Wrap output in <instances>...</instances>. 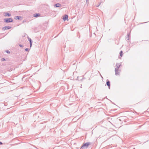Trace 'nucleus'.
Returning <instances> with one entry per match:
<instances>
[{
    "label": "nucleus",
    "instance_id": "obj_9",
    "mask_svg": "<svg viewBox=\"0 0 149 149\" xmlns=\"http://www.w3.org/2000/svg\"><path fill=\"white\" fill-rule=\"evenodd\" d=\"M61 6V4L59 3L55 4L54 5V6L55 7H60Z\"/></svg>",
    "mask_w": 149,
    "mask_h": 149
},
{
    "label": "nucleus",
    "instance_id": "obj_7",
    "mask_svg": "<svg viewBox=\"0 0 149 149\" xmlns=\"http://www.w3.org/2000/svg\"><path fill=\"white\" fill-rule=\"evenodd\" d=\"M28 40L30 42V46L31 47L32 46V40L29 37H28Z\"/></svg>",
    "mask_w": 149,
    "mask_h": 149
},
{
    "label": "nucleus",
    "instance_id": "obj_1",
    "mask_svg": "<svg viewBox=\"0 0 149 149\" xmlns=\"http://www.w3.org/2000/svg\"><path fill=\"white\" fill-rule=\"evenodd\" d=\"M91 144V143L90 142H86L84 143L81 147V149H84L87 148L88 147V146Z\"/></svg>",
    "mask_w": 149,
    "mask_h": 149
},
{
    "label": "nucleus",
    "instance_id": "obj_3",
    "mask_svg": "<svg viewBox=\"0 0 149 149\" xmlns=\"http://www.w3.org/2000/svg\"><path fill=\"white\" fill-rule=\"evenodd\" d=\"M4 22L6 23L12 22L13 21V19L11 18H6L4 19Z\"/></svg>",
    "mask_w": 149,
    "mask_h": 149
},
{
    "label": "nucleus",
    "instance_id": "obj_17",
    "mask_svg": "<svg viewBox=\"0 0 149 149\" xmlns=\"http://www.w3.org/2000/svg\"><path fill=\"white\" fill-rule=\"evenodd\" d=\"M19 46L21 47H23V45H21V44H19Z\"/></svg>",
    "mask_w": 149,
    "mask_h": 149
},
{
    "label": "nucleus",
    "instance_id": "obj_4",
    "mask_svg": "<svg viewBox=\"0 0 149 149\" xmlns=\"http://www.w3.org/2000/svg\"><path fill=\"white\" fill-rule=\"evenodd\" d=\"M11 27L10 26H5L3 27L2 28V29L3 30H5L6 29H9L11 28Z\"/></svg>",
    "mask_w": 149,
    "mask_h": 149
},
{
    "label": "nucleus",
    "instance_id": "obj_16",
    "mask_svg": "<svg viewBox=\"0 0 149 149\" xmlns=\"http://www.w3.org/2000/svg\"><path fill=\"white\" fill-rule=\"evenodd\" d=\"M25 51H26V52H28V51H29V49L28 48H26L25 49Z\"/></svg>",
    "mask_w": 149,
    "mask_h": 149
},
{
    "label": "nucleus",
    "instance_id": "obj_19",
    "mask_svg": "<svg viewBox=\"0 0 149 149\" xmlns=\"http://www.w3.org/2000/svg\"><path fill=\"white\" fill-rule=\"evenodd\" d=\"M3 144V143L2 142L0 141V145H2Z\"/></svg>",
    "mask_w": 149,
    "mask_h": 149
},
{
    "label": "nucleus",
    "instance_id": "obj_6",
    "mask_svg": "<svg viewBox=\"0 0 149 149\" xmlns=\"http://www.w3.org/2000/svg\"><path fill=\"white\" fill-rule=\"evenodd\" d=\"M63 19L64 21L68 19V15H65L63 17Z\"/></svg>",
    "mask_w": 149,
    "mask_h": 149
},
{
    "label": "nucleus",
    "instance_id": "obj_13",
    "mask_svg": "<svg viewBox=\"0 0 149 149\" xmlns=\"http://www.w3.org/2000/svg\"><path fill=\"white\" fill-rule=\"evenodd\" d=\"M123 52L122 51H120V55L121 57H122L123 55Z\"/></svg>",
    "mask_w": 149,
    "mask_h": 149
},
{
    "label": "nucleus",
    "instance_id": "obj_15",
    "mask_svg": "<svg viewBox=\"0 0 149 149\" xmlns=\"http://www.w3.org/2000/svg\"><path fill=\"white\" fill-rule=\"evenodd\" d=\"M6 52L8 54H10V52L8 50H7L6 51Z\"/></svg>",
    "mask_w": 149,
    "mask_h": 149
},
{
    "label": "nucleus",
    "instance_id": "obj_11",
    "mask_svg": "<svg viewBox=\"0 0 149 149\" xmlns=\"http://www.w3.org/2000/svg\"><path fill=\"white\" fill-rule=\"evenodd\" d=\"M22 18V17L21 16H17L15 17V19H18L19 20L20 18Z\"/></svg>",
    "mask_w": 149,
    "mask_h": 149
},
{
    "label": "nucleus",
    "instance_id": "obj_2",
    "mask_svg": "<svg viewBox=\"0 0 149 149\" xmlns=\"http://www.w3.org/2000/svg\"><path fill=\"white\" fill-rule=\"evenodd\" d=\"M120 65L121 64L119 65L118 63H117L116 64V68H115V74L116 75L117 74L118 75L119 74V72H118V69Z\"/></svg>",
    "mask_w": 149,
    "mask_h": 149
},
{
    "label": "nucleus",
    "instance_id": "obj_5",
    "mask_svg": "<svg viewBox=\"0 0 149 149\" xmlns=\"http://www.w3.org/2000/svg\"><path fill=\"white\" fill-rule=\"evenodd\" d=\"M106 84L108 86L109 88L110 89V82L108 79H107V80Z\"/></svg>",
    "mask_w": 149,
    "mask_h": 149
},
{
    "label": "nucleus",
    "instance_id": "obj_14",
    "mask_svg": "<svg viewBox=\"0 0 149 149\" xmlns=\"http://www.w3.org/2000/svg\"><path fill=\"white\" fill-rule=\"evenodd\" d=\"M1 61H6V59L4 58H2L1 59Z\"/></svg>",
    "mask_w": 149,
    "mask_h": 149
},
{
    "label": "nucleus",
    "instance_id": "obj_12",
    "mask_svg": "<svg viewBox=\"0 0 149 149\" xmlns=\"http://www.w3.org/2000/svg\"><path fill=\"white\" fill-rule=\"evenodd\" d=\"M130 36V34L129 33H128L127 34V37L126 38V39L127 40H128L129 39Z\"/></svg>",
    "mask_w": 149,
    "mask_h": 149
},
{
    "label": "nucleus",
    "instance_id": "obj_10",
    "mask_svg": "<svg viewBox=\"0 0 149 149\" xmlns=\"http://www.w3.org/2000/svg\"><path fill=\"white\" fill-rule=\"evenodd\" d=\"M40 15L39 13H35L34 14V17H38Z\"/></svg>",
    "mask_w": 149,
    "mask_h": 149
},
{
    "label": "nucleus",
    "instance_id": "obj_18",
    "mask_svg": "<svg viewBox=\"0 0 149 149\" xmlns=\"http://www.w3.org/2000/svg\"><path fill=\"white\" fill-rule=\"evenodd\" d=\"M100 4H101V3H99V5H97V6H96L97 7H99V6L100 5Z\"/></svg>",
    "mask_w": 149,
    "mask_h": 149
},
{
    "label": "nucleus",
    "instance_id": "obj_8",
    "mask_svg": "<svg viewBox=\"0 0 149 149\" xmlns=\"http://www.w3.org/2000/svg\"><path fill=\"white\" fill-rule=\"evenodd\" d=\"M4 15L5 17L7 16H8V17H10L11 16V15L8 13H4Z\"/></svg>",
    "mask_w": 149,
    "mask_h": 149
}]
</instances>
